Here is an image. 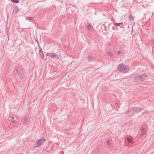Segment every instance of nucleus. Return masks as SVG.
Listing matches in <instances>:
<instances>
[{
  "mask_svg": "<svg viewBox=\"0 0 154 154\" xmlns=\"http://www.w3.org/2000/svg\"><path fill=\"white\" fill-rule=\"evenodd\" d=\"M117 68L119 71L124 73H126L129 70V67L128 66L124 65H119Z\"/></svg>",
  "mask_w": 154,
  "mask_h": 154,
  "instance_id": "1",
  "label": "nucleus"
},
{
  "mask_svg": "<svg viewBox=\"0 0 154 154\" xmlns=\"http://www.w3.org/2000/svg\"><path fill=\"white\" fill-rule=\"evenodd\" d=\"M45 138H42L40 139L39 140L36 141L34 147L35 148L38 146L42 145L45 141Z\"/></svg>",
  "mask_w": 154,
  "mask_h": 154,
  "instance_id": "2",
  "label": "nucleus"
},
{
  "mask_svg": "<svg viewBox=\"0 0 154 154\" xmlns=\"http://www.w3.org/2000/svg\"><path fill=\"white\" fill-rule=\"evenodd\" d=\"M46 55L47 56L49 55V56L52 58H58V57H57V55L54 52L47 53L46 54Z\"/></svg>",
  "mask_w": 154,
  "mask_h": 154,
  "instance_id": "3",
  "label": "nucleus"
},
{
  "mask_svg": "<svg viewBox=\"0 0 154 154\" xmlns=\"http://www.w3.org/2000/svg\"><path fill=\"white\" fill-rule=\"evenodd\" d=\"M140 81H143L146 79L147 76L145 74H143L139 75Z\"/></svg>",
  "mask_w": 154,
  "mask_h": 154,
  "instance_id": "4",
  "label": "nucleus"
},
{
  "mask_svg": "<svg viewBox=\"0 0 154 154\" xmlns=\"http://www.w3.org/2000/svg\"><path fill=\"white\" fill-rule=\"evenodd\" d=\"M132 109L136 113L140 112L142 109L141 108L137 107H132Z\"/></svg>",
  "mask_w": 154,
  "mask_h": 154,
  "instance_id": "5",
  "label": "nucleus"
},
{
  "mask_svg": "<svg viewBox=\"0 0 154 154\" xmlns=\"http://www.w3.org/2000/svg\"><path fill=\"white\" fill-rule=\"evenodd\" d=\"M141 135H143L146 132V125H142L141 128Z\"/></svg>",
  "mask_w": 154,
  "mask_h": 154,
  "instance_id": "6",
  "label": "nucleus"
},
{
  "mask_svg": "<svg viewBox=\"0 0 154 154\" xmlns=\"http://www.w3.org/2000/svg\"><path fill=\"white\" fill-rule=\"evenodd\" d=\"M18 7H15L14 9L13 10L12 13H14L16 14L18 11Z\"/></svg>",
  "mask_w": 154,
  "mask_h": 154,
  "instance_id": "7",
  "label": "nucleus"
},
{
  "mask_svg": "<svg viewBox=\"0 0 154 154\" xmlns=\"http://www.w3.org/2000/svg\"><path fill=\"white\" fill-rule=\"evenodd\" d=\"M134 80L138 82V81H140V77L139 75H138L134 78Z\"/></svg>",
  "mask_w": 154,
  "mask_h": 154,
  "instance_id": "8",
  "label": "nucleus"
},
{
  "mask_svg": "<svg viewBox=\"0 0 154 154\" xmlns=\"http://www.w3.org/2000/svg\"><path fill=\"white\" fill-rule=\"evenodd\" d=\"M88 57L89 60V61H92L94 60V57L90 56H88Z\"/></svg>",
  "mask_w": 154,
  "mask_h": 154,
  "instance_id": "9",
  "label": "nucleus"
},
{
  "mask_svg": "<svg viewBox=\"0 0 154 154\" xmlns=\"http://www.w3.org/2000/svg\"><path fill=\"white\" fill-rule=\"evenodd\" d=\"M134 17L131 15L130 14L128 17L129 20H134Z\"/></svg>",
  "mask_w": 154,
  "mask_h": 154,
  "instance_id": "10",
  "label": "nucleus"
},
{
  "mask_svg": "<svg viewBox=\"0 0 154 154\" xmlns=\"http://www.w3.org/2000/svg\"><path fill=\"white\" fill-rule=\"evenodd\" d=\"M16 71L17 73L18 74L19 76H20L21 75V73L20 72V70L17 69L16 70Z\"/></svg>",
  "mask_w": 154,
  "mask_h": 154,
  "instance_id": "11",
  "label": "nucleus"
},
{
  "mask_svg": "<svg viewBox=\"0 0 154 154\" xmlns=\"http://www.w3.org/2000/svg\"><path fill=\"white\" fill-rule=\"evenodd\" d=\"M87 28H88V29L90 30L91 29V25L90 24H88V25L87 26Z\"/></svg>",
  "mask_w": 154,
  "mask_h": 154,
  "instance_id": "12",
  "label": "nucleus"
},
{
  "mask_svg": "<svg viewBox=\"0 0 154 154\" xmlns=\"http://www.w3.org/2000/svg\"><path fill=\"white\" fill-rule=\"evenodd\" d=\"M106 54L108 56H110V57L113 56V54L109 52H107Z\"/></svg>",
  "mask_w": 154,
  "mask_h": 154,
  "instance_id": "13",
  "label": "nucleus"
},
{
  "mask_svg": "<svg viewBox=\"0 0 154 154\" xmlns=\"http://www.w3.org/2000/svg\"><path fill=\"white\" fill-rule=\"evenodd\" d=\"M11 1L15 3H17L19 2V0H11Z\"/></svg>",
  "mask_w": 154,
  "mask_h": 154,
  "instance_id": "14",
  "label": "nucleus"
},
{
  "mask_svg": "<svg viewBox=\"0 0 154 154\" xmlns=\"http://www.w3.org/2000/svg\"><path fill=\"white\" fill-rule=\"evenodd\" d=\"M33 18L32 17H29L26 18V19L27 20H32Z\"/></svg>",
  "mask_w": 154,
  "mask_h": 154,
  "instance_id": "15",
  "label": "nucleus"
},
{
  "mask_svg": "<svg viewBox=\"0 0 154 154\" xmlns=\"http://www.w3.org/2000/svg\"><path fill=\"white\" fill-rule=\"evenodd\" d=\"M23 120L24 121V122L25 123H26L27 122V118L26 117H25L23 118Z\"/></svg>",
  "mask_w": 154,
  "mask_h": 154,
  "instance_id": "16",
  "label": "nucleus"
},
{
  "mask_svg": "<svg viewBox=\"0 0 154 154\" xmlns=\"http://www.w3.org/2000/svg\"><path fill=\"white\" fill-rule=\"evenodd\" d=\"M121 23H114V25H115V26H119L121 24Z\"/></svg>",
  "mask_w": 154,
  "mask_h": 154,
  "instance_id": "17",
  "label": "nucleus"
},
{
  "mask_svg": "<svg viewBox=\"0 0 154 154\" xmlns=\"http://www.w3.org/2000/svg\"><path fill=\"white\" fill-rule=\"evenodd\" d=\"M38 48H39V52H41V53L42 52H43V51H42V49L40 47V46H39V45H38Z\"/></svg>",
  "mask_w": 154,
  "mask_h": 154,
  "instance_id": "18",
  "label": "nucleus"
},
{
  "mask_svg": "<svg viewBox=\"0 0 154 154\" xmlns=\"http://www.w3.org/2000/svg\"><path fill=\"white\" fill-rule=\"evenodd\" d=\"M127 141L128 143H131V140L129 138H128V137L127 138Z\"/></svg>",
  "mask_w": 154,
  "mask_h": 154,
  "instance_id": "19",
  "label": "nucleus"
},
{
  "mask_svg": "<svg viewBox=\"0 0 154 154\" xmlns=\"http://www.w3.org/2000/svg\"><path fill=\"white\" fill-rule=\"evenodd\" d=\"M11 122H12V123H13V124H15V123H16V121L15 120H14V119H11Z\"/></svg>",
  "mask_w": 154,
  "mask_h": 154,
  "instance_id": "20",
  "label": "nucleus"
},
{
  "mask_svg": "<svg viewBox=\"0 0 154 154\" xmlns=\"http://www.w3.org/2000/svg\"><path fill=\"white\" fill-rule=\"evenodd\" d=\"M40 56L42 58H44V55L43 52L41 53Z\"/></svg>",
  "mask_w": 154,
  "mask_h": 154,
  "instance_id": "21",
  "label": "nucleus"
},
{
  "mask_svg": "<svg viewBox=\"0 0 154 154\" xmlns=\"http://www.w3.org/2000/svg\"><path fill=\"white\" fill-rule=\"evenodd\" d=\"M106 143L108 145H110V141L109 140H108Z\"/></svg>",
  "mask_w": 154,
  "mask_h": 154,
  "instance_id": "22",
  "label": "nucleus"
},
{
  "mask_svg": "<svg viewBox=\"0 0 154 154\" xmlns=\"http://www.w3.org/2000/svg\"><path fill=\"white\" fill-rule=\"evenodd\" d=\"M121 53V51H118L117 52V55L119 54L120 53Z\"/></svg>",
  "mask_w": 154,
  "mask_h": 154,
  "instance_id": "23",
  "label": "nucleus"
},
{
  "mask_svg": "<svg viewBox=\"0 0 154 154\" xmlns=\"http://www.w3.org/2000/svg\"><path fill=\"white\" fill-rule=\"evenodd\" d=\"M10 118H11L12 119H14V116L12 115L10 116Z\"/></svg>",
  "mask_w": 154,
  "mask_h": 154,
  "instance_id": "24",
  "label": "nucleus"
},
{
  "mask_svg": "<svg viewBox=\"0 0 154 154\" xmlns=\"http://www.w3.org/2000/svg\"><path fill=\"white\" fill-rule=\"evenodd\" d=\"M152 44H154V39H153L152 41Z\"/></svg>",
  "mask_w": 154,
  "mask_h": 154,
  "instance_id": "25",
  "label": "nucleus"
},
{
  "mask_svg": "<svg viewBox=\"0 0 154 154\" xmlns=\"http://www.w3.org/2000/svg\"><path fill=\"white\" fill-rule=\"evenodd\" d=\"M115 103V104L116 105V106H118V103Z\"/></svg>",
  "mask_w": 154,
  "mask_h": 154,
  "instance_id": "26",
  "label": "nucleus"
}]
</instances>
